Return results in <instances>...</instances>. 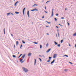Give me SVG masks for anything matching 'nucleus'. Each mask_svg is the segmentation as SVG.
I'll return each mask as SVG.
<instances>
[{
	"instance_id": "obj_41",
	"label": "nucleus",
	"mask_w": 76,
	"mask_h": 76,
	"mask_svg": "<svg viewBox=\"0 0 76 76\" xmlns=\"http://www.w3.org/2000/svg\"><path fill=\"white\" fill-rule=\"evenodd\" d=\"M67 24H68V26H69V22H67Z\"/></svg>"
},
{
	"instance_id": "obj_4",
	"label": "nucleus",
	"mask_w": 76,
	"mask_h": 76,
	"mask_svg": "<svg viewBox=\"0 0 76 76\" xmlns=\"http://www.w3.org/2000/svg\"><path fill=\"white\" fill-rule=\"evenodd\" d=\"M54 61H55V59H53V61L51 62V64H52L53 63H54Z\"/></svg>"
},
{
	"instance_id": "obj_52",
	"label": "nucleus",
	"mask_w": 76,
	"mask_h": 76,
	"mask_svg": "<svg viewBox=\"0 0 76 76\" xmlns=\"http://www.w3.org/2000/svg\"><path fill=\"white\" fill-rule=\"evenodd\" d=\"M11 36H12V37H13V34H11Z\"/></svg>"
},
{
	"instance_id": "obj_29",
	"label": "nucleus",
	"mask_w": 76,
	"mask_h": 76,
	"mask_svg": "<svg viewBox=\"0 0 76 76\" xmlns=\"http://www.w3.org/2000/svg\"><path fill=\"white\" fill-rule=\"evenodd\" d=\"M63 39L61 40V43H62V42H63Z\"/></svg>"
},
{
	"instance_id": "obj_59",
	"label": "nucleus",
	"mask_w": 76,
	"mask_h": 76,
	"mask_svg": "<svg viewBox=\"0 0 76 76\" xmlns=\"http://www.w3.org/2000/svg\"><path fill=\"white\" fill-rule=\"evenodd\" d=\"M46 22H47V23H48V22L47 21H46Z\"/></svg>"
},
{
	"instance_id": "obj_8",
	"label": "nucleus",
	"mask_w": 76,
	"mask_h": 76,
	"mask_svg": "<svg viewBox=\"0 0 76 76\" xmlns=\"http://www.w3.org/2000/svg\"><path fill=\"white\" fill-rule=\"evenodd\" d=\"M53 10H54V9H53L52 10V16H53Z\"/></svg>"
},
{
	"instance_id": "obj_2",
	"label": "nucleus",
	"mask_w": 76,
	"mask_h": 76,
	"mask_svg": "<svg viewBox=\"0 0 76 76\" xmlns=\"http://www.w3.org/2000/svg\"><path fill=\"white\" fill-rule=\"evenodd\" d=\"M57 55L56 54H54L53 55V58H56V57H57Z\"/></svg>"
},
{
	"instance_id": "obj_22",
	"label": "nucleus",
	"mask_w": 76,
	"mask_h": 76,
	"mask_svg": "<svg viewBox=\"0 0 76 76\" xmlns=\"http://www.w3.org/2000/svg\"><path fill=\"white\" fill-rule=\"evenodd\" d=\"M51 58H52V57H49V60H51Z\"/></svg>"
},
{
	"instance_id": "obj_63",
	"label": "nucleus",
	"mask_w": 76,
	"mask_h": 76,
	"mask_svg": "<svg viewBox=\"0 0 76 76\" xmlns=\"http://www.w3.org/2000/svg\"><path fill=\"white\" fill-rule=\"evenodd\" d=\"M54 19H56V18H54Z\"/></svg>"
},
{
	"instance_id": "obj_11",
	"label": "nucleus",
	"mask_w": 76,
	"mask_h": 76,
	"mask_svg": "<svg viewBox=\"0 0 76 76\" xmlns=\"http://www.w3.org/2000/svg\"><path fill=\"white\" fill-rule=\"evenodd\" d=\"M34 11H38V10L37 9V8H35L34 9Z\"/></svg>"
},
{
	"instance_id": "obj_51",
	"label": "nucleus",
	"mask_w": 76,
	"mask_h": 76,
	"mask_svg": "<svg viewBox=\"0 0 76 76\" xmlns=\"http://www.w3.org/2000/svg\"><path fill=\"white\" fill-rule=\"evenodd\" d=\"M58 14H56V16H58Z\"/></svg>"
},
{
	"instance_id": "obj_40",
	"label": "nucleus",
	"mask_w": 76,
	"mask_h": 76,
	"mask_svg": "<svg viewBox=\"0 0 76 76\" xmlns=\"http://www.w3.org/2000/svg\"><path fill=\"white\" fill-rule=\"evenodd\" d=\"M11 15H13H13H14L11 12Z\"/></svg>"
},
{
	"instance_id": "obj_13",
	"label": "nucleus",
	"mask_w": 76,
	"mask_h": 76,
	"mask_svg": "<svg viewBox=\"0 0 76 76\" xmlns=\"http://www.w3.org/2000/svg\"><path fill=\"white\" fill-rule=\"evenodd\" d=\"M29 11H28L27 12V14L28 17H29Z\"/></svg>"
},
{
	"instance_id": "obj_20",
	"label": "nucleus",
	"mask_w": 76,
	"mask_h": 76,
	"mask_svg": "<svg viewBox=\"0 0 76 76\" xmlns=\"http://www.w3.org/2000/svg\"><path fill=\"white\" fill-rule=\"evenodd\" d=\"M34 44H38V43L37 42H33Z\"/></svg>"
},
{
	"instance_id": "obj_28",
	"label": "nucleus",
	"mask_w": 76,
	"mask_h": 76,
	"mask_svg": "<svg viewBox=\"0 0 76 76\" xmlns=\"http://www.w3.org/2000/svg\"><path fill=\"white\" fill-rule=\"evenodd\" d=\"M73 36H76V33H75L73 35Z\"/></svg>"
},
{
	"instance_id": "obj_15",
	"label": "nucleus",
	"mask_w": 76,
	"mask_h": 76,
	"mask_svg": "<svg viewBox=\"0 0 76 76\" xmlns=\"http://www.w3.org/2000/svg\"><path fill=\"white\" fill-rule=\"evenodd\" d=\"M16 45L17 46H18V41H16Z\"/></svg>"
},
{
	"instance_id": "obj_7",
	"label": "nucleus",
	"mask_w": 76,
	"mask_h": 76,
	"mask_svg": "<svg viewBox=\"0 0 76 76\" xmlns=\"http://www.w3.org/2000/svg\"><path fill=\"white\" fill-rule=\"evenodd\" d=\"M25 9H26V8H24L23 9V15H24V12H25Z\"/></svg>"
},
{
	"instance_id": "obj_44",
	"label": "nucleus",
	"mask_w": 76,
	"mask_h": 76,
	"mask_svg": "<svg viewBox=\"0 0 76 76\" xmlns=\"http://www.w3.org/2000/svg\"><path fill=\"white\" fill-rule=\"evenodd\" d=\"M14 47L15 48H16V47L15 46V45H14Z\"/></svg>"
},
{
	"instance_id": "obj_5",
	"label": "nucleus",
	"mask_w": 76,
	"mask_h": 76,
	"mask_svg": "<svg viewBox=\"0 0 76 76\" xmlns=\"http://www.w3.org/2000/svg\"><path fill=\"white\" fill-rule=\"evenodd\" d=\"M31 56V53H29L28 54V57Z\"/></svg>"
},
{
	"instance_id": "obj_57",
	"label": "nucleus",
	"mask_w": 76,
	"mask_h": 76,
	"mask_svg": "<svg viewBox=\"0 0 76 76\" xmlns=\"http://www.w3.org/2000/svg\"><path fill=\"white\" fill-rule=\"evenodd\" d=\"M47 35H49V34L47 33Z\"/></svg>"
},
{
	"instance_id": "obj_54",
	"label": "nucleus",
	"mask_w": 76,
	"mask_h": 76,
	"mask_svg": "<svg viewBox=\"0 0 76 76\" xmlns=\"http://www.w3.org/2000/svg\"><path fill=\"white\" fill-rule=\"evenodd\" d=\"M45 9L46 10V7L45 6Z\"/></svg>"
},
{
	"instance_id": "obj_21",
	"label": "nucleus",
	"mask_w": 76,
	"mask_h": 76,
	"mask_svg": "<svg viewBox=\"0 0 76 76\" xmlns=\"http://www.w3.org/2000/svg\"><path fill=\"white\" fill-rule=\"evenodd\" d=\"M40 48H42V45H40Z\"/></svg>"
},
{
	"instance_id": "obj_27",
	"label": "nucleus",
	"mask_w": 76,
	"mask_h": 76,
	"mask_svg": "<svg viewBox=\"0 0 76 76\" xmlns=\"http://www.w3.org/2000/svg\"><path fill=\"white\" fill-rule=\"evenodd\" d=\"M48 43H47L46 45V47H48Z\"/></svg>"
},
{
	"instance_id": "obj_17",
	"label": "nucleus",
	"mask_w": 76,
	"mask_h": 76,
	"mask_svg": "<svg viewBox=\"0 0 76 76\" xmlns=\"http://www.w3.org/2000/svg\"><path fill=\"white\" fill-rule=\"evenodd\" d=\"M15 13H16V14H19V12H15Z\"/></svg>"
},
{
	"instance_id": "obj_49",
	"label": "nucleus",
	"mask_w": 76,
	"mask_h": 76,
	"mask_svg": "<svg viewBox=\"0 0 76 76\" xmlns=\"http://www.w3.org/2000/svg\"><path fill=\"white\" fill-rule=\"evenodd\" d=\"M69 47H70V46H71L70 45V44H69Z\"/></svg>"
},
{
	"instance_id": "obj_36",
	"label": "nucleus",
	"mask_w": 76,
	"mask_h": 76,
	"mask_svg": "<svg viewBox=\"0 0 76 76\" xmlns=\"http://www.w3.org/2000/svg\"><path fill=\"white\" fill-rule=\"evenodd\" d=\"M67 70H68V69H64V71H67Z\"/></svg>"
},
{
	"instance_id": "obj_32",
	"label": "nucleus",
	"mask_w": 76,
	"mask_h": 76,
	"mask_svg": "<svg viewBox=\"0 0 76 76\" xmlns=\"http://www.w3.org/2000/svg\"><path fill=\"white\" fill-rule=\"evenodd\" d=\"M58 37H60V35L59 34V33L58 32Z\"/></svg>"
},
{
	"instance_id": "obj_56",
	"label": "nucleus",
	"mask_w": 76,
	"mask_h": 76,
	"mask_svg": "<svg viewBox=\"0 0 76 76\" xmlns=\"http://www.w3.org/2000/svg\"><path fill=\"white\" fill-rule=\"evenodd\" d=\"M58 25L60 26L61 25V24H58Z\"/></svg>"
},
{
	"instance_id": "obj_62",
	"label": "nucleus",
	"mask_w": 76,
	"mask_h": 76,
	"mask_svg": "<svg viewBox=\"0 0 76 76\" xmlns=\"http://www.w3.org/2000/svg\"><path fill=\"white\" fill-rule=\"evenodd\" d=\"M32 6H33V7H34L35 6L34 5H33Z\"/></svg>"
},
{
	"instance_id": "obj_19",
	"label": "nucleus",
	"mask_w": 76,
	"mask_h": 76,
	"mask_svg": "<svg viewBox=\"0 0 76 76\" xmlns=\"http://www.w3.org/2000/svg\"><path fill=\"white\" fill-rule=\"evenodd\" d=\"M4 34H5V28H4Z\"/></svg>"
},
{
	"instance_id": "obj_39",
	"label": "nucleus",
	"mask_w": 76,
	"mask_h": 76,
	"mask_svg": "<svg viewBox=\"0 0 76 76\" xmlns=\"http://www.w3.org/2000/svg\"><path fill=\"white\" fill-rule=\"evenodd\" d=\"M31 11L32 12L33 11H34V9L33 10H31Z\"/></svg>"
},
{
	"instance_id": "obj_34",
	"label": "nucleus",
	"mask_w": 76,
	"mask_h": 76,
	"mask_svg": "<svg viewBox=\"0 0 76 76\" xmlns=\"http://www.w3.org/2000/svg\"><path fill=\"white\" fill-rule=\"evenodd\" d=\"M50 60L49 59L48 61H47V62H50Z\"/></svg>"
},
{
	"instance_id": "obj_35",
	"label": "nucleus",
	"mask_w": 76,
	"mask_h": 76,
	"mask_svg": "<svg viewBox=\"0 0 76 76\" xmlns=\"http://www.w3.org/2000/svg\"><path fill=\"white\" fill-rule=\"evenodd\" d=\"M69 63H70V64H73V63L71 62H69Z\"/></svg>"
},
{
	"instance_id": "obj_25",
	"label": "nucleus",
	"mask_w": 76,
	"mask_h": 76,
	"mask_svg": "<svg viewBox=\"0 0 76 76\" xmlns=\"http://www.w3.org/2000/svg\"><path fill=\"white\" fill-rule=\"evenodd\" d=\"M66 57H68V56L67 55H65L64 56V57L65 56Z\"/></svg>"
},
{
	"instance_id": "obj_3",
	"label": "nucleus",
	"mask_w": 76,
	"mask_h": 76,
	"mask_svg": "<svg viewBox=\"0 0 76 76\" xmlns=\"http://www.w3.org/2000/svg\"><path fill=\"white\" fill-rule=\"evenodd\" d=\"M26 55V54H24L22 56L21 58H25V57Z\"/></svg>"
},
{
	"instance_id": "obj_64",
	"label": "nucleus",
	"mask_w": 76,
	"mask_h": 76,
	"mask_svg": "<svg viewBox=\"0 0 76 76\" xmlns=\"http://www.w3.org/2000/svg\"><path fill=\"white\" fill-rule=\"evenodd\" d=\"M57 31H58V29L57 30Z\"/></svg>"
},
{
	"instance_id": "obj_31",
	"label": "nucleus",
	"mask_w": 76,
	"mask_h": 76,
	"mask_svg": "<svg viewBox=\"0 0 76 76\" xmlns=\"http://www.w3.org/2000/svg\"><path fill=\"white\" fill-rule=\"evenodd\" d=\"M22 60H23V59H21L20 60V62H22Z\"/></svg>"
},
{
	"instance_id": "obj_33",
	"label": "nucleus",
	"mask_w": 76,
	"mask_h": 76,
	"mask_svg": "<svg viewBox=\"0 0 76 76\" xmlns=\"http://www.w3.org/2000/svg\"><path fill=\"white\" fill-rule=\"evenodd\" d=\"M39 59L40 61H42V60H41V58H39Z\"/></svg>"
},
{
	"instance_id": "obj_50",
	"label": "nucleus",
	"mask_w": 76,
	"mask_h": 76,
	"mask_svg": "<svg viewBox=\"0 0 76 76\" xmlns=\"http://www.w3.org/2000/svg\"><path fill=\"white\" fill-rule=\"evenodd\" d=\"M39 57H42V56H41V55H39Z\"/></svg>"
},
{
	"instance_id": "obj_58",
	"label": "nucleus",
	"mask_w": 76,
	"mask_h": 76,
	"mask_svg": "<svg viewBox=\"0 0 76 76\" xmlns=\"http://www.w3.org/2000/svg\"><path fill=\"white\" fill-rule=\"evenodd\" d=\"M75 47H76V45L75 44Z\"/></svg>"
},
{
	"instance_id": "obj_18",
	"label": "nucleus",
	"mask_w": 76,
	"mask_h": 76,
	"mask_svg": "<svg viewBox=\"0 0 76 76\" xmlns=\"http://www.w3.org/2000/svg\"><path fill=\"white\" fill-rule=\"evenodd\" d=\"M13 57H14V58H16V56L15 55H12Z\"/></svg>"
},
{
	"instance_id": "obj_24",
	"label": "nucleus",
	"mask_w": 76,
	"mask_h": 76,
	"mask_svg": "<svg viewBox=\"0 0 76 76\" xmlns=\"http://www.w3.org/2000/svg\"><path fill=\"white\" fill-rule=\"evenodd\" d=\"M23 47V45H21V46H20V48H21V49H22V48L21 47Z\"/></svg>"
},
{
	"instance_id": "obj_9",
	"label": "nucleus",
	"mask_w": 76,
	"mask_h": 76,
	"mask_svg": "<svg viewBox=\"0 0 76 76\" xmlns=\"http://www.w3.org/2000/svg\"><path fill=\"white\" fill-rule=\"evenodd\" d=\"M35 64H36V59H34V66L35 65Z\"/></svg>"
},
{
	"instance_id": "obj_48",
	"label": "nucleus",
	"mask_w": 76,
	"mask_h": 76,
	"mask_svg": "<svg viewBox=\"0 0 76 76\" xmlns=\"http://www.w3.org/2000/svg\"><path fill=\"white\" fill-rule=\"evenodd\" d=\"M60 26H63V27L64 26H63L62 25H60Z\"/></svg>"
},
{
	"instance_id": "obj_14",
	"label": "nucleus",
	"mask_w": 76,
	"mask_h": 76,
	"mask_svg": "<svg viewBox=\"0 0 76 76\" xmlns=\"http://www.w3.org/2000/svg\"><path fill=\"white\" fill-rule=\"evenodd\" d=\"M54 42L55 43V45H58V43H57V42Z\"/></svg>"
},
{
	"instance_id": "obj_16",
	"label": "nucleus",
	"mask_w": 76,
	"mask_h": 76,
	"mask_svg": "<svg viewBox=\"0 0 76 76\" xmlns=\"http://www.w3.org/2000/svg\"><path fill=\"white\" fill-rule=\"evenodd\" d=\"M11 15V12L7 13V16H8V15Z\"/></svg>"
},
{
	"instance_id": "obj_61",
	"label": "nucleus",
	"mask_w": 76,
	"mask_h": 76,
	"mask_svg": "<svg viewBox=\"0 0 76 76\" xmlns=\"http://www.w3.org/2000/svg\"><path fill=\"white\" fill-rule=\"evenodd\" d=\"M42 57H44V56L42 55Z\"/></svg>"
},
{
	"instance_id": "obj_30",
	"label": "nucleus",
	"mask_w": 76,
	"mask_h": 76,
	"mask_svg": "<svg viewBox=\"0 0 76 76\" xmlns=\"http://www.w3.org/2000/svg\"><path fill=\"white\" fill-rule=\"evenodd\" d=\"M24 61H25V60H24L23 61H21V63H23Z\"/></svg>"
},
{
	"instance_id": "obj_37",
	"label": "nucleus",
	"mask_w": 76,
	"mask_h": 76,
	"mask_svg": "<svg viewBox=\"0 0 76 76\" xmlns=\"http://www.w3.org/2000/svg\"><path fill=\"white\" fill-rule=\"evenodd\" d=\"M48 2H50V1H48L46 3V4H47V3H48Z\"/></svg>"
},
{
	"instance_id": "obj_10",
	"label": "nucleus",
	"mask_w": 76,
	"mask_h": 76,
	"mask_svg": "<svg viewBox=\"0 0 76 76\" xmlns=\"http://www.w3.org/2000/svg\"><path fill=\"white\" fill-rule=\"evenodd\" d=\"M19 3V2L18 1H17L15 4L14 6H16V4H17V3Z\"/></svg>"
},
{
	"instance_id": "obj_23",
	"label": "nucleus",
	"mask_w": 76,
	"mask_h": 76,
	"mask_svg": "<svg viewBox=\"0 0 76 76\" xmlns=\"http://www.w3.org/2000/svg\"><path fill=\"white\" fill-rule=\"evenodd\" d=\"M22 42L23 44H25V42L23 40H22Z\"/></svg>"
},
{
	"instance_id": "obj_60",
	"label": "nucleus",
	"mask_w": 76,
	"mask_h": 76,
	"mask_svg": "<svg viewBox=\"0 0 76 76\" xmlns=\"http://www.w3.org/2000/svg\"><path fill=\"white\" fill-rule=\"evenodd\" d=\"M46 22H47V23H48V22L47 21H46Z\"/></svg>"
},
{
	"instance_id": "obj_46",
	"label": "nucleus",
	"mask_w": 76,
	"mask_h": 76,
	"mask_svg": "<svg viewBox=\"0 0 76 76\" xmlns=\"http://www.w3.org/2000/svg\"><path fill=\"white\" fill-rule=\"evenodd\" d=\"M46 28H48V26H46Z\"/></svg>"
},
{
	"instance_id": "obj_43",
	"label": "nucleus",
	"mask_w": 76,
	"mask_h": 76,
	"mask_svg": "<svg viewBox=\"0 0 76 76\" xmlns=\"http://www.w3.org/2000/svg\"><path fill=\"white\" fill-rule=\"evenodd\" d=\"M45 13H48V12H47L46 11H45Z\"/></svg>"
},
{
	"instance_id": "obj_42",
	"label": "nucleus",
	"mask_w": 76,
	"mask_h": 76,
	"mask_svg": "<svg viewBox=\"0 0 76 76\" xmlns=\"http://www.w3.org/2000/svg\"><path fill=\"white\" fill-rule=\"evenodd\" d=\"M51 22H48V24H50Z\"/></svg>"
},
{
	"instance_id": "obj_47",
	"label": "nucleus",
	"mask_w": 76,
	"mask_h": 76,
	"mask_svg": "<svg viewBox=\"0 0 76 76\" xmlns=\"http://www.w3.org/2000/svg\"><path fill=\"white\" fill-rule=\"evenodd\" d=\"M56 27L57 28H58V26H56Z\"/></svg>"
},
{
	"instance_id": "obj_1",
	"label": "nucleus",
	"mask_w": 76,
	"mask_h": 76,
	"mask_svg": "<svg viewBox=\"0 0 76 76\" xmlns=\"http://www.w3.org/2000/svg\"><path fill=\"white\" fill-rule=\"evenodd\" d=\"M22 69L23 71V72H24L25 73H27L29 70H28V69H27V68H26L24 67H23L22 68Z\"/></svg>"
},
{
	"instance_id": "obj_55",
	"label": "nucleus",
	"mask_w": 76,
	"mask_h": 76,
	"mask_svg": "<svg viewBox=\"0 0 76 76\" xmlns=\"http://www.w3.org/2000/svg\"><path fill=\"white\" fill-rule=\"evenodd\" d=\"M34 5H35V6H37V4H34Z\"/></svg>"
},
{
	"instance_id": "obj_45",
	"label": "nucleus",
	"mask_w": 76,
	"mask_h": 76,
	"mask_svg": "<svg viewBox=\"0 0 76 76\" xmlns=\"http://www.w3.org/2000/svg\"><path fill=\"white\" fill-rule=\"evenodd\" d=\"M44 18V16H43L42 17V19H43V18Z\"/></svg>"
},
{
	"instance_id": "obj_38",
	"label": "nucleus",
	"mask_w": 76,
	"mask_h": 76,
	"mask_svg": "<svg viewBox=\"0 0 76 76\" xmlns=\"http://www.w3.org/2000/svg\"><path fill=\"white\" fill-rule=\"evenodd\" d=\"M61 19H64V17H61Z\"/></svg>"
},
{
	"instance_id": "obj_26",
	"label": "nucleus",
	"mask_w": 76,
	"mask_h": 76,
	"mask_svg": "<svg viewBox=\"0 0 76 76\" xmlns=\"http://www.w3.org/2000/svg\"><path fill=\"white\" fill-rule=\"evenodd\" d=\"M57 46L58 47H60V44H59L57 45Z\"/></svg>"
},
{
	"instance_id": "obj_12",
	"label": "nucleus",
	"mask_w": 76,
	"mask_h": 76,
	"mask_svg": "<svg viewBox=\"0 0 76 76\" xmlns=\"http://www.w3.org/2000/svg\"><path fill=\"white\" fill-rule=\"evenodd\" d=\"M22 54H21L18 57V58H20V57H21V56H22Z\"/></svg>"
},
{
	"instance_id": "obj_6",
	"label": "nucleus",
	"mask_w": 76,
	"mask_h": 76,
	"mask_svg": "<svg viewBox=\"0 0 76 76\" xmlns=\"http://www.w3.org/2000/svg\"><path fill=\"white\" fill-rule=\"evenodd\" d=\"M50 50H51V48L48 49L46 51V53H48V52H49L50 51Z\"/></svg>"
},
{
	"instance_id": "obj_53",
	"label": "nucleus",
	"mask_w": 76,
	"mask_h": 76,
	"mask_svg": "<svg viewBox=\"0 0 76 76\" xmlns=\"http://www.w3.org/2000/svg\"><path fill=\"white\" fill-rule=\"evenodd\" d=\"M55 21H56V20H57V19H55Z\"/></svg>"
}]
</instances>
